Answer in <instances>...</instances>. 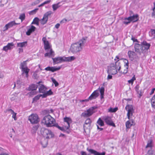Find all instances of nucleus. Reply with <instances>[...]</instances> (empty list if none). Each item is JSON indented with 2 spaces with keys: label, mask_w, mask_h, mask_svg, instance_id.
<instances>
[{
  "label": "nucleus",
  "mask_w": 155,
  "mask_h": 155,
  "mask_svg": "<svg viewBox=\"0 0 155 155\" xmlns=\"http://www.w3.org/2000/svg\"><path fill=\"white\" fill-rule=\"evenodd\" d=\"M87 38H82L78 42L72 44L70 50L73 53H76L81 51L86 43Z\"/></svg>",
  "instance_id": "nucleus-1"
},
{
  "label": "nucleus",
  "mask_w": 155,
  "mask_h": 155,
  "mask_svg": "<svg viewBox=\"0 0 155 155\" xmlns=\"http://www.w3.org/2000/svg\"><path fill=\"white\" fill-rule=\"evenodd\" d=\"M150 46V44L146 41H143L141 44H135L134 46L135 51L140 55L142 54L144 55V53L149 49Z\"/></svg>",
  "instance_id": "nucleus-2"
},
{
  "label": "nucleus",
  "mask_w": 155,
  "mask_h": 155,
  "mask_svg": "<svg viewBox=\"0 0 155 155\" xmlns=\"http://www.w3.org/2000/svg\"><path fill=\"white\" fill-rule=\"evenodd\" d=\"M120 68L121 65L118 60L115 64H111L108 67L107 73L109 74H115L117 73V70L120 71Z\"/></svg>",
  "instance_id": "nucleus-3"
},
{
  "label": "nucleus",
  "mask_w": 155,
  "mask_h": 155,
  "mask_svg": "<svg viewBox=\"0 0 155 155\" xmlns=\"http://www.w3.org/2000/svg\"><path fill=\"white\" fill-rule=\"evenodd\" d=\"M42 40L44 44L45 49V50H48L47 51L48 52L45 54V57H49L51 56L54 57V52L51 49H50L51 46L48 41L47 40L46 38L45 37L43 38Z\"/></svg>",
  "instance_id": "nucleus-4"
},
{
  "label": "nucleus",
  "mask_w": 155,
  "mask_h": 155,
  "mask_svg": "<svg viewBox=\"0 0 155 155\" xmlns=\"http://www.w3.org/2000/svg\"><path fill=\"white\" fill-rule=\"evenodd\" d=\"M55 122V119L49 115L45 116L41 121V123L47 127H51L54 126Z\"/></svg>",
  "instance_id": "nucleus-5"
},
{
  "label": "nucleus",
  "mask_w": 155,
  "mask_h": 155,
  "mask_svg": "<svg viewBox=\"0 0 155 155\" xmlns=\"http://www.w3.org/2000/svg\"><path fill=\"white\" fill-rule=\"evenodd\" d=\"M41 132L42 135L48 139L51 138L54 136V134L51 130L44 127L41 129Z\"/></svg>",
  "instance_id": "nucleus-6"
},
{
  "label": "nucleus",
  "mask_w": 155,
  "mask_h": 155,
  "mask_svg": "<svg viewBox=\"0 0 155 155\" xmlns=\"http://www.w3.org/2000/svg\"><path fill=\"white\" fill-rule=\"evenodd\" d=\"M96 108V107H91L86 111H85L82 113L81 116L84 117H88L90 116L94 112V110Z\"/></svg>",
  "instance_id": "nucleus-7"
},
{
  "label": "nucleus",
  "mask_w": 155,
  "mask_h": 155,
  "mask_svg": "<svg viewBox=\"0 0 155 155\" xmlns=\"http://www.w3.org/2000/svg\"><path fill=\"white\" fill-rule=\"evenodd\" d=\"M96 108V107H91L86 111H85L82 113L81 116L84 117H88L90 116L94 112V110Z\"/></svg>",
  "instance_id": "nucleus-8"
},
{
  "label": "nucleus",
  "mask_w": 155,
  "mask_h": 155,
  "mask_svg": "<svg viewBox=\"0 0 155 155\" xmlns=\"http://www.w3.org/2000/svg\"><path fill=\"white\" fill-rule=\"evenodd\" d=\"M28 120L32 124H37L39 121V119L36 114H32L28 117Z\"/></svg>",
  "instance_id": "nucleus-9"
},
{
  "label": "nucleus",
  "mask_w": 155,
  "mask_h": 155,
  "mask_svg": "<svg viewBox=\"0 0 155 155\" xmlns=\"http://www.w3.org/2000/svg\"><path fill=\"white\" fill-rule=\"evenodd\" d=\"M125 109L127 111V116L128 119H130V117L133 115L134 112L133 106L130 105H127L125 107Z\"/></svg>",
  "instance_id": "nucleus-10"
},
{
  "label": "nucleus",
  "mask_w": 155,
  "mask_h": 155,
  "mask_svg": "<svg viewBox=\"0 0 155 155\" xmlns=\"http://www.w3.org/2000/svg\"><path fill=\"white\" fill-rule=\"evenodd\" d=\"M52 13V12L51 11H48L45 13L42 19L40 20L41 23L42 25H44L46 24L48 19V16L50 15Z\"/></svg>",
  "instance_id": "nucleus-11"
},
{
  "label": "nucleus",
  "mask_w": 155,
  "mask_h": 155,
  "mask_svg": "<svg viewBox=\"0 0 155 155\" xmlns=\"http://www.w3.org/2000/svg\"><path fill=\"white\" fill-rule=\"evenodd\" d=\"M19 24L20 23H15V21H13L10 22L7 24H6L3 27V31H5L7 30L8 28L12 27L14 25H19Z\"/></svg>",
  "instance_id": "nucleus-12"
},
{
  "label": "nucleus",
  "mask_w": 155,
  "mask_h": 155,
  "mask_svg": "<svg viewBox=\"0 0 155 155\" xmlns=\"http://www.w3.org/2000/svg\"><path fill=\"white\" fill-rule=\"evenodd\" d=\"M65 57H59L54 58H52L53 62L54 64H58L65 61Z\"/></svg>",
  "instance_id": "nucleus-13"
},
{
  "label": "nucleus",
  "mask_w": 155,
  "mask_h": 155,
  "mask_svg": "<svg viewBox=\"0 0 155 155\" xmlns=\"http://www.w3.org/2000/svg\"><path fill=\"white\" fill-rule=\"evenodd\" d=\"M128 54L130 59L131 61L138 58V56L134 51H129L128 52Z\"/></svg>",
  "instance_id": "nucleus-14"
},
{
  "label": "nucleus",
  "mask_w": 155,
  "mask_h": 155,
  "mask_svg": "<svg viewBox=\"0 0 155 155\" xmlns=\"http://www.w3.org/2000/svg\"><path fill=\"white\" fill-rule=\"evenodd\" d=\"M104 120L106 123L109 125L112 126L114 127H115L114 124L112 121L111 118L109 117H106Z\"/></svg>",
  "instance_id": "nucleus-15"
},
{
  "label": "nucleus",
  "mask_w": 155,
  "mask_h": 155,
  "mask_svg": "<svg viewBox=\"0 0 155 155\" xmlns=\"http://www.w3.org/2000/svg\"><path fill=\"white\" fill-rule=\"evenodd\" d=\"M138 15L135 14L132 16H130L128 18H125V20H130L131 21H133V22L137 21L138 20Z\"/></svg>",
  "instance_id": "nucleus-16"
},
{
  "label": "nucleus",
  "mask_w": 155,
  "mask_h": 155,
  "mask_svg": "<svg viewBox=\"0 0 155 155\" xmlns=\"http://www.w3.org/2000/svg\"><path fill=\"white\" fill-rule=\"evenodd\" d=\"M87 150L89 152L94 154V155H105V152H103L101 153H100L94 150L89 149L88 148L87 149Z\"/></svg>",
  "instance_id": "nucleus-17"
},
{
  "label": "nucleus",
  "mask_w": 155,
  "mask_h": 155,
  "mask_svg": "<svg viewBox=\"0 0 155 155\" xmlns=\"http://www.w3.org/2000/svg\"><path fill=\"white\" fill-rule=\"evenodd\" d=\"M99 93L98 90L94 91L91 96L89 97V99L90 100L95 99L99 95Z\"/></svg>",
  "instance_id": "nucleus-18"
},
{
  "label": "nucleus",
  "mask_w": 155,
  "mask_h": 155,
  "mask_svg": "<svg viewBox=\"0 0 155 155\" xmlns=\"http://www.w3.org/2000/svg\"><path fill=\"white\" fill-rule=\"evenodd\" d=\"M61 68L60 67L56 68L55 67H48L45 68V70L47 71H50L52 72L58 70Z\"/></svg>",
  "instance_id": "nucleus-19"
},
{
  "label": "nucleus",
  "mask_w": 155,
  "mask_h": 155,
  "mask_svg": "<svg viewBox=\"0 0 155 155\" xmlns=\"http://www.w3.org/2000/svg\"><path fill=\"white\" fill-rule=\"evenodd\" d=\"M36 28L33 25H31V28L29 29L26 32V34L27 35H30L35 30Z\"/></svg>",
  "instance_id": "nucleus-20"
},
{
  "label": "nucleus",
  "mask_w": 155,
  "mask_h": 155,
  "mask_svg": "<svg viewBox=\"0 0 155 155\" xmlns=\"http://www.w3.org/2000/svg\"><path fill=\"white\" fill-rule=\"evenodd\" d=\"M56 127L61 130L65 132L69 128V126H63V127H61L59 126L58 125H56Z\"/></svg>",
  "instance_id": "nucleus-21"
},
{
  "label": "nucleus",
  "mask_w": 155,
  "mask_h": 155,
  "mask_svg": "<svg viewBox=\"0 0 155 155\" xmlns=\"http://www.w3.org/2000/svg\"><path fill=\"white\" fill-rule=\"evenodd\" d=\"M64 120L65 122H66L67 123L68 125L67 126H69L70 127V124L72 122L71 119L69 117H66L64 118Z\"/></svg>",
  "instance_id": "nucleus-22"
},
{
  "label": "nucleus",
  "mask_w": 155,
  "mask_h": 155,
  "mask_svg": "<svg viewBox=\"0 0 155 155\" xmlns=\"http://www.w3.org/2000/svg\"><path fill=\"white\" fill-rule=\"evenodd\" d=\"M47 88L43 85H41L39 88V91L40 93H45Z\"/></svg>",
  "instance_id": "nucleus-23"
},
{
  "label": "nucleus",
  "mask_w": 155,
  "mask_h": 155,
  "mask_svg": "<svg viewBox=\"0 0 155 155\" xmlns=\"http://www.w3.org/2000/svg\"><path fill=\"white\" fill-rule=\"evenodd\" d=\"M13 44L12 43H9L7 45L4 46L3 48V50L5 51H7L8 49H11V47L12 46Z\"/></svg>",
  "instance_id": "nucleus-24"
},
{
  "label": "nucleus",
  "mask_w": 155,
  "mask_h": 155,
  "mask_svg": "<svg viewBox=\"0 0 155 155\" xmlns=\"http://www.w3.org/2000/svg\"><path fill=\"white\" fill-rule=\"evenodd\" d=\"M91 120L90 118H87L85 121V124L84 125V127H86V125H88V127H90L91 125Z\"/></svg>",
  "instance_id": "nucleus-25"
},
{
  "label": "nucleus",
  "mask_w": 155,
  "mask_h": 155,
  "mask_svg": "<svg viewBox=\"0 0 155 155\" xmlns=\"http://www.w3.org/2000/svg\"><path fill=\"white\" fill-rule=\"evenodd\" d=\"M8 111L12 115V117L15 120H16L17 119L16 117V113H15L14 111L11 109H9L8 110Z\"/></svg>",
  "instance_id": "nucleus-26"
},
{
  "label": "nucleus",
  "mask_w": 155,
  "mask_h": 155,
  "mask_svg": "<svg viewBox=\"0 0 155 155\" xmlns=\"http://www.w3.org/2000/svg\"><path fill=\"white\" fill-rule=\"evenodd\" d=\"M29 70L30 69H28L27 67H25V68H24L23 69H21V71H22V74L25 73L26 77H28V74Z\"/></svg>",
  "instance_id": "nucleus-27"
},
{
  "label": "nucleus",
  "mask_w": 155,
  "mask_h": 155,
  "mask_svg": "<svg viewBox=\"0 0 155 155\" xmlns=\"http://www.w3.org/2000/svg\"><path fill=\"white\" fill-rule=\"evenodd\" d=\"M41 144L44 147H45L48 144L47 140L45 139H42L41 141Z\"/></svg>",
  "instance_id": "nucleus-28"
},
{
  "label": "nucleus",
  "mask_w": 155,
  "mask_h": 155,
  "mask_svg": "<svg viewBox=\"0 0 155 155\" xmlns=\"http://www.w3.org/2000/svg\"><path fill=\"white\" fill-rule=\"evenodd\" d=\"M100 92L101 93V99L104 98V87H101V88H99Z\"/></svg>",
  "instance_id": "nucleus-29"
},
{
  "label": "nucleus",
  "mask_w": 155,
  "mask_h": 155,
  "mask_svg": "<svg viewBox=\"0 0 155 155\" xmlns=\"http://www.w3.org/2000/svg\"><path fill=\"white\" fill-rule=\"evenodd\" d=\"M39 127V126L38 125L34 126L31 130V133L33 134L35 133Z\"/></svg>",
  "instance_id": "nucleus-30"
},
{
  "label": "nucleus",
  "mask_w": 155,
  "mask_h": 155,
  "mask_svg": "<svg viewBox=\"0 0 155 155\" xmlns=\"http://www.w3.org/2000/svg\"><path fill=\"white\" fill-rule=\"evenodd\" d=\"M40 21L39 19L37 17L35 18L33 20V21L31 23V24H36L37 25H39V21Z\"/></svg>",
  "instance_id": "nucleus-31"
},
{
  "label": "nucleus",
  "mask_w": 155,
  "mask_h": 155,
  "mask_svg": "<svg viewBox=\"0 0 155 155\" xmlns=\"http://www.w3.org/2000/svg\"><path fill=\"white\" fill-rule=\"evenodd\" d=\"M75 59L74 56H71L68 57H65V61H71Z\"/></svg>",
  "instance_id": "nucleus-32"
},
{
  "label": "nucleus",
  "mask_w": 155,
  "mask_h": 155,
  "mask_svg": "<svg viewBox=\"0 0 155 155\" xmlns=\"http://www.w3.org/2000/svg\"><path fill=\"white\" fill-rule=\"evenodd\" d=\"M28 60L24 61L23 62L21 63L20 67V68L23 69L24 68H25V67H27L26 66L27 64L26 62Z\"/></svg>",
  "instance_id": "nucleus-33"
},
{
  "label": "nucleus",
  "mask_w": 155,
  "mask_h": 155,
  "mask_svg": "<svg viewBox=\"0 0 155 155\" xmlns=\"http://www.w3.org/2000/svg\"><path fill=\"white\" fill-rule=\"evenodd\" d=\"M27 42L25 41L21 43H17V46L20 47H23L27 45Z\"/></svg>",
  "instance_id": "nucleus-34"
},
{
  "label": "nucleus",
  "mask_w": 155,
  "mask_h": 155,
  "mask_svg": "<svg viewBox=\"0 0 155 155\" xmlns=\"http://www.w3.org/2000/svg\"><path fill=\"white\" fill-rule=\"evenodd\" d=\"M151 104L152 107L155 109V94L151 100Z\"/></svg>",
  "instance_id": "nucleus-35"
},
{
  "label": "nucleus",
  "mask_w": 155,
  "mask_h": 155,
  "mask_svg": "<svg viewBox=\"0 0 155 155\" xmlns=\"http://www.w3.org/2000/svg\"><path fill=\"white\" fill-rule=\"evenodd\" d=\"M37 88V85L33 84L29 86V88L30 90L33 91L36 90Z\"/></svg>",
  "instance_id": "nucleus-36"
},
{
  "label": "nucleus",
  "mask_w": 155,
  "mask_h": 155,
  "mask_svg": "<svg viewBox=\"0 0 155 155\" xmlns=\"http://www.w3.org/2000/svg\"><path fill=\"white\" fill-rule=\"evenodd\" d=\"M128 67L127 66H124V71H119V72L123 73L125 74H126L128 71Z\"/></svg>",
  "instance_id": "nucleus-37"
},
{
  "label": "nucleus",
  "mask_w": 155,
  "mask_h": 155,
  "mask_svg": "<svg viewBox=\"0 0 155 155\" xmlns=\"http://www.w3.org/2000/svg\"><path fill=\"white\" fill-rule=\"evenodd\" d=\"M25 13H23L21 14L20 15L19 18L21 20V22H22V21L24 20L25 19Z\"/></svg>",
  "instance_id": "nucleus-38"
},
{
  "label": "nucleus",
  "mask_w": 155,
  "mask_h": 155,
  "mask_svg": "<svg viewBox=\"0 0 155 155\" xmlns=\"http://www.w3.org/2000/svg\"><path fill=\"white\" fill-rule=\"evenodd\" d=\"M59 3H58L57 4H54L52 5V8H53V11H55L60 7V6L59 5Z\"/></svg>",
  "instance_id": "nucleus-39"
},
{
  "label": "nucleus",
  "mask_w": 155,
  "mask_h": 155,
  "mask_svg": "<svg viewBox=\"0 0 155 155\" xmlns=\"http://www.w3.org/2000/svg\"><path fill=\"white\" fill-rule=\"evenodd\" d=\"M97 123L101 126H102L104 125V123L103 121L101 120L100 118H99L97 121Z\"/></svg>",
  "instance_id": "nucleus-40"
},
{
  "label": "nucleus",
  "mask_w": 155,
  "mask_h": 155,
  "mask_svg": "<svg viewBox=\"0 0 155 155\" xmlns=\"http://www.w3.org/2000/svg\"><path fill=\"white\" fill-rule=\"evenodd\" d=\"M152 147V141L151 140H150L148 141L147 145L146 147V148L148 147Z\"/></svg>",
  "instance_id": "nucleus-41"
},
{
  "label": "nucleus",
  "mask_w": 155,
  "mask_h": 155,
  "mask_svg": "<svg viewBox=\"0 0 155 155\" xmlns=\"http://www.w3.org/2000/svg\"><path fill=\"white\" fill-rule=\"evenodd\" d=\"M126 125L127 128H129L132 125V124H131L130 121H128L126 122Z\"/></svg>",
  "instance_id": "nucleus-42"
},
{
  "label": "nucleus",
  "mask_w": 155,
  "mask_h": 155,
  "mask_svg": "<svg viewBox=\"0 0 155 155\" xmlns=\"http://www.w3.org/2000/svg\"><path fill=\"white\" fill-rule=\"evenodd\" d=\"M51 80L52 81L53 83H54V84L55 86V87H57L59 85L58 83L53 78H51Z\"/></svg>",
  "instance_id": "nucleus-43"
},
{
  "label": "nucleus",
  "mask_w": 155,
  "mask_h": 155,
  "mask_svg": "<svg viewBox=\"0 0 155 155\" xmlns=\"http://www.w3.org/2000/svg\"><path fill=\"white\" fill-rule=\"evenodd\" d=\"M135 80V75H134L132 78L130 80L128 81V82L129 83L133 84L134 81Z\"/></svg>",
  "instance_id": "nucleus-44"
},
{
  "label": "nucleus",
  "mask_w": 155,
  "mask_h": 155,
  "mask_svg": "<svg viewBox=\"0 0 155 155\" xmlns=\"http://www.w3.org/2000/svg\"><path fill=\"white\" fill-rule=\"evenodd\" d=\"M118 110V108L117 107H116L114 108H110L109 109V111L111 112H115L117 111Z\"/></svg>",
  "instance_id": "nucleus-45"
},
{
  "label": "nucleus",
  "mask_w": 155,
  "mask_h": 155,
  "mask_svg": "<svg viewBox=\"0 0 155 155\" xmlns=\"http://www.w3.org/2000/svg\"><path fill=\"white\" fill-rule=\"evenodd\" d=\"M40 97V95H38L33 98V101H36L38 100L39 99Z\"/></svg>",
  "instance_id": "nucleus-46"
},
{
  "label": "nucleus",
  "mask_w": 155,
  "mask_h": 155,
  "mask_svg": "<svg viewBox=\"0 0 155 155\" xmlns=\"http://www.w3.org/2000/svg\"><path fill=\"white\" fill-rule=\"evenodd\" d=\"M148 154L150 155H155L154 151L151 150H149L148 151Z\"/></svg>",
  "instance_id": "nucleus-47"
},
{
  "label": "nucleus",
  "mask_w": 155,
  "mask_h": 155,
  "mask_svg": "<svg viewBox=\"0 0 155 155\" xmlns=\"http://www.w3.org/2000/svg\"><path fill=\"white\" fill-rule=\"evenodd\" d=\"M124 62L125 64L124 66H127L128 67L129 63L128 61L126 59H123Z\"/></svg>",
  "instance_id": "nucleus-48"
},
{
  "label": "nucleus",
  "mask_w": 155,
  "mask_h": 155,
  "mask_svg": "<svg viewBox=\"0 0 155 155\" xmlns=\"http://www.w3.org/2000/svg\"><path fill=\"white\" fill-rule=\"evenodd\" d=\"M38 10V8H35L34 10H32L29 13L30 14H31L32 15L33 14H35L36 12Z\"/></svg>",
  "instance_id": "nucleus-49"
},
{
  "label": "nucleus",
  "mask_w": 155,
  "mask_h": 155,
  "mask_svg": "<svg viewBox=\"0 0 155 155\" xmlns=\"http://www.w3.org/2000/svg\"><path fill=\"white\" fill-rule=\"evenodd\" d=\"M124 21H123V23L126 25H128V24H129L130 22L131 21L130 20H125V18L124 19Z\"/></svg>",
  "instance_id": "nucleus-50"
},
{
  "label": "nucleus",
  "mask_w": 155,
  "mask_h": 155,
  "mask_svg": "<svg viewBox=\"0 0 155 155\" xmlns=\"http://www.w3.org/2000/svg\"><path fill=\"white\" fill-rule=\"evenodd\" d=\"M45 93L48 96V95L52 94L53 93V92H52L51 90H50L48 91H47L46 92H45Z\"/></svg>",
  "instance_id": "nucleus-51"
},
{
  "label": "nucleus",
  "mask_w": 155,
  "mask_h": 155,
  "mask_svg": "<svg viewBox=\"0 0 155 155\" xmlns=\"http://www.w3.org/2000/svg\"><path fill=\"white\" fill-rule=\"evenodd\" d=\"M44 93V94H39L40 96V97H42V98H45V97H47V95L45 93Z\"/></svg>",
  "instance_id": "nucleus-52"
},
{
  "label": "nucleus",
  "mask_w": 155,
  "mask_h": 155,
  "mask_svg": "<svg viewBox=\"0 0 155 155\" xmlns=\"http://www.w3.org/2000/svg\"><path fill=\"white\" fill-rule=\"evenodd\" d=\"M151 33L152 35H153L155 38V30H151Z\"/></svg>",
  "instance_id": "nucleus-53"
},
{
  "label": "nucleus",
  "mask_w": 155,
  "mask_h": 155,
  "mask_svg": "<svg viewBox=\"0 0 155 155\" xmlns=\"http://www.w3.org/2000/svg\"><path fill=\"white\" fill-rule=\"evenodd\" d=\"M153 12H152V16L155 18V9H153Z\"/></svg>",
  "instance_id": "nucleus-54"
},
{
  "label": "nucleus",
  "mask_w": 155,
  "mask_h": 155,
  "mask_svg": "<svg viewBox=\"0 0 155 155\" xmlns=\"http://www.w3.org/2000/svg\"><path fill=\"white\" fill-rule=\"evenodd\" d=\"M67 21V20L66 19H64L60 21L61 23H62L66 22Z\"/></svg>",
  "instance_id": "nucleus-55"
},
{
  "label": "nucleus",
  "mask_w": 155,
  "mask_h": 155,
  "mask_svg": "<svg viewBox=\"0 0 155 155\" xmlns=\"http://www.w3.org/2000/svg\"><path fill=\"white\" fill-rule=\"evenodd\" d=\"M137 93L139 95V97H140L142 96V92L141 91H137Z\"/></svg>",
  "instance_id": "nucleus-56"
},
{
  "label": "nucleus",
  "mask_w": 155,
  "mask_h": 155,
  "mask_svg": "<svg viewBox=\"0 0 155 155\" xmlns=\"http://www.w3.org/2000/svg\"><path fill=\"white\" fill-rule=\"evenodd\" d=\"M50 2H51L50 0L47 1H46L45 2H44L43 3V4L45 5V4H48V3H49Z\"/></svg>",
  "instance_id": "nucleus-57"
},
{
  "label": "nucleus",
  "mask_w": 155,
  "mask_h": 155,
  "mask_svg": "<svg viewBox=\"0 0 155 155\" xmlns=\"http://www.w3.org/2000/svg\"><path fill=\"white\" fill-rule=\"evenodd\" d=\"M81 155H87V153L84 151H81Z\"/></svg>",
  "instance_id": "nucleus-58"
},
{
  "label": "nucleus",
  "mask_w": 155,
  "mask_h": 155,
  "mask_svg": "<svg viewBox=\"0 0 155 155\" xmlns=\"http://www.w3.org/2000/svg\"><path fill=\"white\" fill-rule=\"evenodd\" d=\"M90 99H89V98L88 99L84 100H81L80 101L81 102H87Z\"/></svg>",
  "instance_id": "nucleus-59"
},
{
  "label": "nucleus",
  "mask_w": 155,
  "mask_h": 155,
  "mask_svg": "<svg viewBox=\"0 0 155 155\" xmlns=\"http://www.w3.org/2000/svg\"><path fill=\"white\" fill-rule=\"evenodd\" d=\"M60 25L59 23L56 24L55 25V28H58Z\"/></svg>",
  "instance_id": "nucleus-60"
},
{
  "label": "nucleus",
  "mask_w": 155,
  "mask_h": 155,
  "mask_svg": "<svg viewBox=\"0 0 155 155\" xmlns=\"http://www.w3.org/2000/svg\"><path fill=\"white\" fill-rule=\"evenodd\" d=\"M154 91H155V88H154L153 89L151 92L150 93V95L152 94H153V93Z\"/></svg>",
  "instance_id": "nucleus-61"
},
{
  "label": "nucleus",
  "mask_w": 155,
  "mask_h": 155,
  "mask_svg": "<svg viewBox=\"0 0 155 155\" xmlns=\"http://www.w3.org/2000/svg\"><path fill=\"white\" fill-rule=\"evenodd\" d=\"M129 121H131V124H132V125L134 124V121L133 120L131 119V120H130Z\"/></svg>",
  "instance_id": "nucleus-62"
},
{
  "label": "nucleus",
  "mask_w": 155,
  "mask_h": 155,
  "mask_svg": "<svg viewBox=\"0 0 155 155\" xmlns=\"http://www.w3.org/2000/svg\"><path fill=\"white\" fill-rule=\"evenodd\" d=\"M110 74H109L108 76H107V79H111L112 78V76L111 75H109Z\"/></svg>",
  "instance_id": "nucleus-63"
},
{
  "label": "nucleus",
  "mask_w": 155,
  "mask_h": 155,
  "mask_svg": "<svg viewBox=\"0 0 155 155\" xmlns=\"http://www.w3.org/2000/svg\"><path fill=\"white\" fill-rule=\"evenodd\" d=\"M19 53H20L21 52H22L23 51V50L22 48H19Z\"/></svg>",
  "instance_id": "nucleus-64"
}]
</instances>
